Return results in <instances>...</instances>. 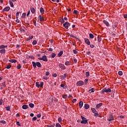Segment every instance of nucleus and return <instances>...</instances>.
Wrapping results in <instances>:
<instances>
[{
	"mask_svg": "<svg viewBox=\"0 0 127 127\" xmlns=\"http://www.w3.org/2000/svg\"><path fill=\"white\" fill-rule=\"evenodd\" d=\"M90 76V72L89 71L86 72V77H89Z\"/></svg>",
	"mask_w": 127,
	"mask_h": 127,
	"instance_id": "nucleus-41",
	"label": "nucleus"
},
{
	"mask_svg": "<svg viewBox=\"0 0 127 127\" xmlns=\"http://www.w3.org/2000/svg\"><path fill=\"white\" fill-rule=\"evenodd\" d=\"M9 62H10V63H16V62H17V61H16V60L12 59L10 60L9 61Z\"/></svg>",
	"mask_w": 127,
	"mask_h": 127,
	"instance_id": "nucleus-16",
	"label": "nucleus"
},
{
	"mask_svg": "<svg viewBox=\"0 0 127 127\" xmlns=\"http://www.w3.org/2000/svg\"><path fill=\"white\" fill-rule=\"evenodd\" d=\"M63 98L64 99H67V95H65V94L63 95Z\"/></svg>",
	"mask_w": 127,
	"mask_h": 127,
	"instance_id": "nucleus-45",
	"label": "nucleus"
},
{
	"mask_svg": "<svg viewBox=\"0 0 127 127\" xmlns=\"http://www.w3.org/2000/svg\"><path fill=\"white\" fill-rule=\"evenodd\" d=\"M33 45H36L37 44V41L36 40H34L32 42Z\"/></svg>",
	"mask_w": 127,
	"mask_h": 127,
	"instance_id": "nucleus-28",
	"label": "nucleus"
},
{
	"mask_svg": "<svg viewBox=\"0 0 127 127\" xmlns=\"http://www.w3.org/2000/svg\"><path fill=\"white\" fill-rule=\"evenodd\" d=\"M102 105H103V103H100L97 104V105H96V108H97V109L100 108V107H102Z\"/></svg>",
	"mask_w": 127,
	"mask_h": 127,
	"instance_id": "nucleus-21",
	"label": "nucleus"
},
{
	"mask_svg": "<svg viewBox=\"0 0 127 127\" xmlns=\"http://www.w3.org/2000/svg\"><path fill=\"white\" fill-rule=\"evenodd\" d=\"M48 51H50V52H52V51H53V49L52 48H49V49H48Z\"/></svg>",
	"mask_w": 127,
	"mask_h": 127,
	"instance_id": "nucleus-52",
	"label": "nucleus"
},
{
	"mask_svg": "<svg viewBox=\"0 0 127 127\" xmlns=\"http://www.w3.org/2000/svg\"><path fill=\"white\" fill-rule=\"evenodd\" d=\"M89 92L90 94H91V93H94V88H91L90 90H89Z\"/></svg>",
	"mask_w": 127,
	"mask_h": 127,
	"instance_id": "nucleus-34",
	"label": "nucleus"
},
{
	"mask_svg": "<svg viewBox=\"0 0 127 127\" xmlns=\"http://www.w3.org/2000/svg\"><path fill=\"white\" fill-rule=\"evenodd\" d=\"M33 23H34L35 26H36V21H35V20H34Z\"/></svg>",
	"mask_w": 127,
	"mask_h": 127,
	"instance_id": "nucleus-63",
	"label": "nucleus"
},
{
	"mask_svg": "<svg viewBox=\"0 0 127 127\" xmlns=\"http://www.w3.org/2000/svg\"><path fill=\"white\" fill-rule=\"evenodd\" d=\"M58 122L59 123H60V124L62 123V118H61V117L58 118Z\"/></svg>",
	"mask_w": 127,
	"mask_h": 127,
	"instance_id": "nucleus-32",
	"label": "nucleus"
},
{
	"mask_svg": "<svg viewBox=\"0 0 127 127\" xmlns=\"http://www.w3.org/2000/svg\"><path fill=\"white\" fill-rule=\"evenodd\" d=\"M64 27L66 28V29H68L69 28V26H70V23L68 22H65V23L63 24Z\"/></svg>",
	"mask_w": 127,
	"mask_h": 127,
	"instance_id": "nucleus-5",
	"label": "nucleus"
},
{
	"mask_svg": "<svg viewBox=\"0 0 127 127\" xmlns=\"http://www.w3.org/2000/svg\"><path fill=\"white\" fill-rule=\"evenodd\" d=\"M22 109H23V110H26V109H28V105H23L22 106Z\"/></svg>",
	"mask_w": 127,
	"mask_h": 127,
	"instance_id": "nucleus-20",
	"label": "nucleus"
},
{
	"mask_svg": "<svg viewBox=\"0 0 127 127\" xmlns=\"http://www.w3.org/2000/svg\"><path fill=\"white\" fill-rule=\"evenodd\" d=\"M43 84H44L43 82H41L40 84H39L40 87H41V88H42V87H43Z\"/></svg>",
	"mask_w": 127,
	"mask_h": 127,
	"instance_id": "nucleus-46",
	"label": "nucleus"
},
{
	"mask_svg": "<svg viewBox=\"0 0 127 127\" xmlns=\"http://www.w3.org/2000/svg\"><path fill=\"white\" fill-rule=\"evenodd\" d=\"M19 13H20V12H17L16 14V18H18V16H19Z\"/></svg>",
	"mask_w": 127,
	"mask_h": 127,
	"instance_id": "nucleus-31",
	"label": "nucleus"
},
{
	"mask_svg": "<svg viewBox=\"0 0 127 127\" xmlns=\"http://www.w3.org/2000/svg\"><path fill=\"white\" fill-rule=\"evenodd\" d=\"M0 123L1 124H2V125H5L6 124V123L5 122V121L4 120L0 121Z\"/></svg>",
	"mask_w": 127,
	"mask_h": 127,
	"instance_id": "nucleus-30",
	"label": "nucleus"
},
{
	"mask_svg": "<svg viewBox=\"0 0 127 127\" xmlns=\"http://www.w3.org/2000/svg\"><path fill=\"white\" fill-rule=\"evenodd\" d=\"M63 54V51H61L58 54V57H61L62 56V55Z\"/></svg>",
	"mask_w": 127,
	"mask_h": 127,
	"instance_id": "nucleus-24",
	"label": "nucleus"
},
{
	"mask_svg": "<svg viewBox=\"0 0 127 127\" xmlns=\"http://www.w3.org/2000/svg\"><path fill=\"white\" fill-rule=\"evenodd\" d=\"M2 99H0V106H1L2 105Z\"/></svg>",
	"mask_w": 127,
	"mask_h": 127,
	"instance_id": "nucleus-55",
	"label": "nucleus"
},
{
	"mask_svg": "<svg viewBox=\"0 0 127 127\" xmlns=\"http://www.w3.org/2000/svg\"><path fill=\"white\" fill-rule=\"evenodd\" d=\"M53 77H57V74L54 73V74H53Z\"/></svg>",
	"mask_w": 127,
	"mask_h": 127,
	"instance_id": "nucleus-59",
	"label": "nucleus"
},
{
	"mask_svg": "<svg viewBox=\"0 0 127 127\" xmlns=\"http://www.w3.org/2000/svg\"><path fill=\"white\" fill-rule=\"evenodd\" d=\"M89 37L91 39H93V38H94V35H93V34H92V33H90L89 34Z\"/></svg>",
	"mask_w": 127,
	"mask_h": 127,
	"instance_id": "nucleus-27",
	"label": "nucleus"
},
{
	"mask_svg": "<svg viewBox=\"0 0 127 127\" xmlns=\"http://www.w3.org/2000/svg\"><path fill=\"white\" fill-rule=\"evenodd\" d=\"M88 81H89V79H88V78H86L84 80V84H85V85H87V83H88Z\"/></svg>",
	"mask_w": 127,
	"mask_h": 127,
	"instance_id": "nucleus-35",
	"label": "nucleus"
},
{
	"mask_svg": "<svg viewBox=\"0 0 127 127\" xmlns=\"http://www.w3.org/2000/svg\"><path fill=\"white\" fill-rule=\"evenodd\" d=\"M33 38V36H30L29 37L27 38V40H30V39H32Z\"/></svg>",
	"mask_w": 127,
	"mask_h": 127,
	"instance_id": "nucleus-43",
	"label": "nucleus"
},
{
	"mask_svg": "<svg viewBox=\"0 0 127 127\" xmlns=\"http://www.w3.org/2000/svg\"><path fill=\"white\" fill-rule=\"evenodd\" d=\"M117 27V25H114L112 26V29L115 30L116 29V28Z\"/></svg>",
	"mask_w": 127,
	"mask_h": 127,
	"instance_id": "nucleus-47",
	"label": "nucleus"
},
{
	"mask_svg": "<svg viewBox=\"0 0 127 127\" xmlns=\"http://www.w3.org/2000/svg\"><path fill=\"white\" fill-rule=\"evenodd\" d=\"M84 42H85L87 45L91 44V42H90V40L88 38H84Z\"/></svg>",
	"mask_w": 127,
	"mask_h": 127,
	"instance_id": "nucleus-8",
	"label": "nucleus"
},
{
	"mask_svg": "<svg viewBox=\"0 0 127 127\" xmlns=\"http://www.w3.org/2000/svg\"><path fill=\"white\" fill-rule=\"evenodd\" d=\"M124 18H127V14H125L124 15Z\"/></svg>",
	"mask_w": 127,
	"mask_h": 127,
	"instance_id": "nucleus-64",
	"label": "nucleus"
},
{
	"mask_svg": "<svg viewBox=\"0 0 127 127\" xmlns=\"http://www.w3.org/2000/svg\"><path fill=\"white\" fill-rule=\"evenodd\" d=\"M81 119L82 121H81V124H84V125H86L88 123V121H87V119L86 118H84L83 116H81Z\"/></svg>",
	"mask_w": 127,
	"mask_h": 127,
	"instance_id": "nucleus-3",
	"label": "nucleus"
},
{
	"mask_svg": "<svg viewBox=\"0 0 127 127\" xmlns=\"http://www.w3.org/2000/svg\"><path fill=\"white\" fill-rule=\"evenodd\" d=\"M77 86H81L84 85V81L80 80L76 83Z\"/></svg>",
	"mask_w": 127,
	"mask_h": 127,
	"instance_id": "nucleus-7",
	"label": "nucleus"
},
{
	"mask_svg": "<svg viewBox=\"0 0 127 127\" xmlns=\"http://www.w3.org/2000/svg\"><path fill=\"white\" fill-rule=\"evenodd\" d=\"M30 10H31L32 13H35V9L34 8V7H33L32 6L30 7Z\"/></svg>",
	"mask_w": 127,
	"mask_h": 127,
	"instance_id": "nucleus-11",
	"label": "nucleus"
},
{
	"mask_svg": "<svg viewBox=\"0 0 127 127\" xmlns=\"http://www.w3.org/2000/svg\"><path fill=\"white\" fill-rule=\"evenodd\" d=\"M76 102H77V99H73L72 100V103H76Z\"/></svg>",
	"mask_w": 127,
	"mask_h": 127,
	"instance_id": "nucleus-56",
	"label": "nucleus"
},
{
	"mask_svg": "<svg viewBox=\"0 0 127 127\" xmlns=\"http://www.w3.org/2000/svg\"><path fill=\"white\" fill-rule=\"evenodd\" d=\"M59 67L61 69H62V70H65V69H66V67L65 66V65L62 64H59Z\"/></svg>",
	"mask_w": 127,
	"mask_h": 127,
	"instance_id": "nucleus-6",
	"label": "nucleus"
},
{
	"mask_svg": "<svg viewBox=\"0 0 127 127\" xmlns=\"http://www.w3.org/2000/svg\"><path fill=\"white\" fill-rule=\"evenodd\" d=\"M37 120V118L35 117L32 118V121H36Z\"/></svg>",
	"mask_w": 127,
	"mask_h": 127,
	"instance_id": "nucleus-54",
	"label": "nucleus"
},
{
	"mask_svg": "<svg viewBox=\"0 0 127 127\" xmlns=\"http://www.w3.org/2000/svg\"><path fill=\"white\" fill-rule=\"evenodd\" d=\"M9 3L11 7H13V6H14V5H13V3L12 2V1H11V0H9Z\"/></svg>",
	"mask_w": 127,
	"mask_h": 127,
	"instance_id": "nucleus-25",
	"label": "nucleus"
},
{
	"mask_svg": "<svg viewBox=\"0 0 127 127\" xmlns=\"http://www.w3.org/2000/svg\"><path fill=\"white\" fill-rule=\"evenodd\" d=\"M42 58L43 61H44L45 62H47L48 61V60L47 59V57H46V56H43Z\"/></svg>",
	"mask_w": 127,
	"mask_h": 127,
	"instance_id": "nucleus-10",
	"label": "nucleus"
},
{
	"mask_svg": "<svg viewBox=\"0 0 127 127\" xmlns=\"http://www.w3.org/2000/svg\"><path fill=\"white\" fill-rule=\"evenodd\" d=\"M103 22L104 23V24H105V25H106V26H109V25H110L109 22L107 21L106 20H103Z\"/></svg>",
	"mask_w": 127,
	"mask_h": 127,
	"instance_id": "nucleus-13",
	"label": "nucleus"
},
{
	"mask_svg": "<svg viewBox=\"0 0 127 127\" xmlns=\"http://www.w3.org/2000/svg\"><path fill=\"white\" fill-rule=\"evenodd\" d=\"M78 11H77L76 10H74V11H73V13L74 14H78Z\"/></svg>",
	"mask_w": 127,
	"mask_h": 127,
	"instance_id": "nucleus-50",
	"label": "nucleus"
},
{
	"mask_svg": "<svg viewBox=\"0 0 127 127\" xmlns=\"http://www.w3.org/2000/svg\"><path fill=\"white\" fill-rule=\"evenodd\" d=\"M6 69H10L11 68V65H8L6 67Z\"/></svg>",
	"mask_w": 127,
	"mask_h": 127,
	"instance_id": "nucleus-44",
	"label": "nucleus"
},
{
	"mask_svg": "<svg viewBox=\"0 0 127 127\" xmlns=\"http://www.w3.org/2000/svg\"><path fill=\"white\" fill-rule=\"evenodd\" d=\"M83 101H81L79 103V108H82V107H83Z\"/></svg>",
	"mask_w": 127,
	"mask_h": 127,
	"instance_id": "nucleus-22",
	"label": "nucleus"
},
{
	"mask_svg": "<svg viewBox=\"0 0 127 127\" xmlns=\"http://www.w3.org/2000/svg\"><path fill=\"white\" fill-rule=\"evenodd\" d=\"M73 62L74 63H77V59H73Z\"/></svg>",
	"mask_w": 127,
	"mask_h": 127,
	"instance_id": "nucleus-60",
	"label": "nucleus"
},
{
	"mask_svg": "<svg viewBox=\"0 0 127 127\" xmlns=\"http://www.w3.org/2000/svg\"><path fill=\"white\" fill-rule=\"evenodd\" d=\"M16 125H17V126H19V127H21V125L19 123V122H16Z\"/></svg>",
	"mask_w": 127,
	"mask_h": 127,
	"instance_id": "nucleus-51",
	"label": "nucleus"
},
{
	"mask_svg": "<svg viewBox=\"0 0 127 127\" xmlns=\"http://www.w3.org/2000/svg\"><path fill=\"white\" fill-rule=\"evenodd\" d=\"M25 16H26V13H23L22 14V17H25Z\"/></svg>",
	"mask_w": 127,
	"mask_h": 127,
	"instance_id": "nucleus-49",
	"label": "nucleus"
},
{
	"mask_svg": "<svg viewBox=\"0 0 127 127\" xmlns=\"http://www.w3.org/2000/svg\"><path fill=\"white\" fill-rule=\"evenodd\" d=\"M50 73H49V72H48V71H47L46 72V76H49V74H50Z\"/></svg>",
	"mask_w": 127,
	"mask_h": 127,
	"instance_id": "nucleus-58",
	"label": "nucleus"
},
{
	"mask_svg": "<svg viewBox=\"0 0 127 127\" xmlns=\"http://www.w3.org/2000/svg\"><path fill=\"white\" fill-rule=\"evenodd\" d=\"M90 47H91V48H94V47H95V46H94V45H90Z\"/></svg>",
	"mask_w": 127,
	"mask_h": 127,
	"instance_id": "nucleus-61",
	"label": "nucleus"
},
{
	"mask_svg": "<svg viewBox=\"0 0 127 127\" xmlns=\"http://www.w3.org/2000/svg\"><path fill=\"white\" fill-rule=\"evenodd\" d=\"M65 66H69L71 65V62L67 61L64 63Z\"/></svg>",
	"mask_w": 127,
	"mask_h": 127,
	"instance_id": "nucleus-18",
	"label": "nucleus"
},
{
	"mask_svg": "<svg viewBox=\"0 0 127 127\" xmlns=\"http://www.w3.org/2000/svg\"><path fill=\"white\" fill-rule=\"evenodd\" d=\"M9 9H10V8L8 6H7L6 7H5L3 10V11H8V10H9Z\"/></svg>",
	"mask_w": 127,
	"mask_h": 127,
	"instance_id": "nucleus-17",
	"label": "nucleus"
},
{
	"mask_svg": "<svg viewBox=\"0 0 127 127\" xmlns=\"http://www.w3.org/2000/svg\"><path fill=\"white\" fill-rule=\"evenodd\" d=\"M29 106L30 108H31L34 107V104H32V103H30V104H29Z\"/></svg>",
	"mask_w": 127,
	"mask_h": 127,
	"instance_id": "nucleus-29",
	"label": "nucleus"
},
{
	"mask_svg": "<svg viewBox=\"0 0 127 127\" xmlns=\"http://www.w3.org/2000/svg\"><path fill=\"white\" fill-rule=\"evenodd\" d=\"M40 11L41 14H44V9L43 7H41L40 9Z\"/></svg>",
	"mask_w": 127,
	"mask_h": 127,
	"instance_id": "nucleus-15",
	"label": "nucleus"
},
{
	"mask_svg": "<svg viewBox=\"0 0 127 127\" xmlns=\"http://www.w3.org/2000/svg\"><path fill=\"white\" fill-rule=\"evenodd\" d=\"M37 118H41V114H37Z\"/></svg>",
	"mask_w": 127,
	"mask_h": 127,
	"instance_id": "nucleus-57",
	"label": "nucleus"
},
{
	"mask_svg": "<svg viewBox=\"0 0 127 127\" xmlns=\"http://www.w3.org/2000/svg\"><path fill=\"white\" fill-rule=\"evenodd\" d=\"M39 18L40 21H44V18L42 16H41V15H40L39 16Z\"/></svg>",
	"mask_w": 127,
	"mask_h": 127,
	"instance_id": "nucleus-12",
	"label": "nucleus"
},
{
	"mask_svg": "<svg viewBox=\"0 0 127 127\" xmlns=\"http://www.w3.org/2000/svg\"><path fill=\"white\" fill-rule=\"evenodd\" d=\"M118 74L119 75V76H122L123 75V71H119L118 72Z\"/></svg>",
	"mask_w": 127,
	"mask_h": 127,
	"instance_id": "nucleus-40",
	"label": "nucleus"
},
{
	"mask_svg": "<svg viewBox=\"0 0 127 127\" xmlns=\"http://www.w3.org/2000/svg\"><path fill=\"white\" fill-rule=\"evenodd\" d=\"M84 108H85V110H88V109H89V108H90V105H89V104H85L84 105Z\"/></svg>",
	"mask_w": 127,
	"mask_h": 127,
	"instance_id": "nucleus-19",
	"label": "nucleus"
},
{
	"mask_svg": "<svg viewBox=\"0 0 127 127\" xmlns=\"http://www.w3.org/2000/svg\"><path fill=\"white\" fill-rule=\"evenodd\" d=\"M61 79H65V78H67V74L65 73L64 75L60 76Z\"/></svg>",
	"mask_w": 127,
	"mask_h": 127,
	"instance_id": "nucleus-14",
	"label": "nucleus"
},
{
	"mask_svg": "<svg viewBox=\"0 0 127 127\" xmlns=\"http://www.w3.org/2000/svg\"><path fill=\"white\" fill-rule=\"evenodd\" d=\"M20 68H21V64H19L17 66V69H18L19 70V69H20Z\"/></svg>",
	"mask_w": 127,
	"mask_h": 127,
	"instance_id": "nucleus-33",
	"label": "nucleus"
},
{
	"mask_svg": "<svg viewBox=\"0 0 127 127\" xmlns=\"http://www.w3.org/2000/svg\"><path fill=\"white\" fill-rule=\"evenodd\" d=\"M98 42H101L102 41V38L101 37H98Z\"/></svg>",
	"mask_w": 127,
	"mask_h": 127,
	"instance_id": "nucleus-48",
	"label": "nucleus"
},
{
	"mask_svg": "<svg viewBox=\"0 0 127 127\" xmlns=\"http://www.w3.org/2000/svg\"><path fill=\"white\" fill-rule=\"evenodd\" d=\"M102 94H105V93H111L112 90L110 89V88H108L107 89L106 88H104L102 91Z\"/></svg>",
	"mask_w": 127,
	"mask_h": 127,
	"instance_id": "nucleus-2",
	"label": "nucleus"
},
{
	"mask_svg": "<svg viewBox=\"0 0 127 127\" xmlns=\"http://www.w3.org/2000/svg\"><path fill=\"white\" fill-rule=\"evenodd\" d=\"M108 121H109V122L114 121V116H113V115H110L109 118L108 119Z\"/></svg>",
	"mask_w": 127,
	"mask_h": 127,
	"instance_id": "nucleus-9",
	"label": "nucleus"
},
{
	"mask_svg": "<svg viewBox=\"0 0 127 127\" xmlns=\"http://www.w3.org/2000/svg\"><path fill=\"white\" fill-rule=\"evenodd\" d=\"M73 52L74 53V54H77L78 53V52L75 50H73Z\"/></svg>",
	"mask_w": 127,
	"mask_h": 127,
	"instance_id": "nucleus-53",
	"label": "nucleus"
},
{
	"mask_svg": "<svg viewBox=\"0 0 127 127\" xmlns=\"http://www.w3.org/2000/svg\"><path fill=\"white\" fill-rule=\"evenodd\" d=\"M91 111L93 112V113H94V114H95V117H100L99 116V113H98V111H96L95 108H91Z\"/></svg>",
	"mask_w": 127,
	"mask_h": 127,
	"instance_id": "nucleus-4",
	"label": "nucleus"
},
{
	"mask_svg": "<svg viewBox=\"0 0 127 127\" xmlns=\"http://www.w3.org/2000/svg\"><path fill=\"white\" fill-rule=\"evenodd\" d=\"M51 56H52V58H54V57H55V56H56V54L52 53L51 55Z\"/></svg>",
	"mask_w": 127,
	"mask_h": 127,
	"instance_id": "nucleus-38",
	"label": "nucleus"
},
{
	"mask_svg": "<svg viewBox=\"0 0 127 127\" xmlns=\"http://www.w3.org/2000/svg\"><path fill=\"white\" fill-rule=\"evenodd\" d=\"M43 79H44V80H48V79H49V77L44 76L43 77Z\"/></svg>",
	"mask_w": 127,
	"mask_h": 127,
	"instance_id": "nucleus-36",
	"label": "nucleus"
},
{
	"mask_svg": "<svg viewBox=\"0 0 127 127\" xmlns=\"http://www.w3.org/2000/svg\"><path fill=\"white\" fill-rule=\"evenodd\" d=\"M5 109H6V111H10V107L9 106H7V107H5Z\"/></svg>",
	"mask_w": 127,
	"mask_h": 127,
	"instance_id": "nucleus-42",
	"label": "nucleus"
},
{
	"mask_svg": "<svg viewBox=\"0 0 127 127\" xmlns=\"http://www.w3.org/2000/svg\"><path fill=\"white\" fill-rule=\"evenodd\" d=\"M56 127H61V125H60V124H59V123H57L56 125Z\"/></svg>",
	"mask_w": 127,
	"mask_h": 127,
	"instance_id": "nucleus-39",
	"label": "nucleus"
},
{
	"mask_svg": "<svg viewBox=\"0 0 127 127\" xmlns=\"http://www.w3.org/2000/svg\"><path fill=\"white\" fill-rule=\"evenodd\" d=\"M65 86V84H61V87H62V88H64V87Z\"/></svg>",
	"mask_w": 127,
	"mask_h": 127,
	"instance_id": "nucleus-62",
	"label": "nucleus"
},
{
	"mask_svg": "<svg viewBox=\"0 0 127 127\" xmlns=\"http://www.w3.org/2000/svg\"><path fill=\"white\" fill-rule=\"evenodd\" d=\"M0 53H1V54L5 53V49L0 50Z\"/></svg>",
	"mask_w": 127,
	"mask_h": 127,
	"instance_id": "nucleus-26",
	"label": "nucleus"
},
{
	"mask_svg": "<svg viewBox=\"0 0 127 127\" xmlns=\"http://www.w3.org/2000/svg\"><path fill=\"white\" fill-rule=\"evenodd\" d=\"M32 65L34 68H36V66H37V67H39V68H41V64H40V63L39 62H37L36 63L34 62H32Z\"/></svg>",
	"mask_w": 127,
	"mask_h": 127,
	"instance_id": "nucleus-1",
	"label": "nucleus"
},
{
	"mask_svg": "<svg viewBox=\"0 0 127 127\" xmlns=\"http://www.w3.org/2000/svg\"><path fill=\"white\" fill-rule=\"evenodd\" d=\"M6 47H7V46L2 45L0 46V49H4V48H6Z\"/></svg>",
	"mask_w": 127,
	"mask_h": 127,
	"instance_id": "nucleus-23",
	"label": "nucleus"
},
{
	"mask_svg": "<svg viewBox=\"0 0 127 127\" xmlns=\"http://www.w3.org/2000/svg\"><path fill=\"white\" fill-rule=\"evenodd\" d=\"M39 82H36V86L37 87V88H39L40 85H39Z\"/></svg>",
	"mask_w": 127,
	"mask_h": 127,
	"instance_id": "nucleus-37",
	"label": "nucleus"
}]
</instances>
